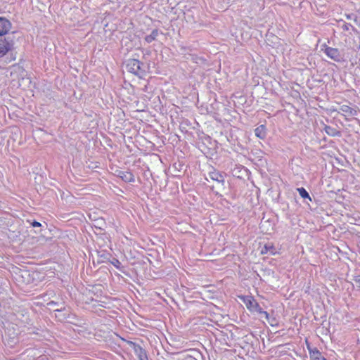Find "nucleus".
<instances>
[{
  "instance_id": "9d476101",
  "label": "nucleus",
  "mask_w": 360,
  "mask_h": 360,
  "mask_svg": "<svg viewBox=\"0 0 360 360\" xmlns=\"http://www.w3.org/2000/svg\"><path fill=\"white\" fill-rule=\"evenodd\" d=\"M160 34H162V32H160L158 29H154L150 34L145 37L144 39L147 43H151L157 40Z\"/></svg>"
},
{
  "instance_id": "7ed1b4c3",
  "label": "nucleus",
  "mask_w": 360,
  "mask_h": 360,
  "mask_svg": "<svg viewBox=\"0 0 360 360\" xmlns=\"http://www.w3.org/2000/svg\"><path fill=\"white\" fill-rule=\"evenodd\" d=\"M12 27L11 22L4 17H0V38H13L9 34Z\"/></svg>"
},
{
  "instance_id": "9b49d317",
  "label": "nucleus",
  "mask_w": 360,
  "mask_h": 360,
  "mask_svg": "<svg viewBox=\"0 0 360 360\" xmlns=\"http://www.w3.org/2000/svg\"><path fill=\"white\" fill-rule=\"evenodd\" d=\"M5 339H6L7 344L10 347H13L18 342V338L16 335L11 336L9 334H7L6 333L5 334Z\"/></svg>"
},
{
  "instance_id": "2eb2a0df",
  "label": "nucleus",
  "mask_w": 360,
  "mask_h": 360,
  "mask_svg": "<svg viewBox=\"0 0 360 360\" xmlns=\"http://www.w3.org/2000/svg\"><path fill=\"white\" fill-rule=\"evenodd\" d=\"M274 250H275V248L272 245L266 244L264 245V248L262 250V254L270 253L271 255H274L275 254Z\"/></svg>"
},
{
  "instance_id": "f257e3e1",
  "label": "nucleus",
  "mask_w": 360,
  "mask_h": 360,
  "mask_svg": "<svg viewBox=\"0 0 360 360\" xmlns=\"http://www.w3.org/2000/svg\"><path fill=\"white\" fill-rule=\"evenodd\" d=\"M126 70L141 78L146 75L145 65L137 59L130 58L126 61Z\"/></svg>"
},
{
  "instance_id": "20e7f679",
  "label": "nucleus",
  "mask_w": 360,
  "mask_h": 360,
  "mask_svg": "<svg viewBox=\"0 0 360 360\" xmlns=\"http://www.w3.org/2000/svg\"><path fill=\"white\" fill-rule=\"evenodd\" d=\"M13 46L14 41L13 38H0V58L11 51Z\"/></svg>"
},
{
  "instance_id": "f3484780",
  "label": "nucleus",
  "mask_w": 360,
  "mask_h": 360,
  "mask_svg": "<svg viewBox=\"0 0 360 360\" xmlns=\"http://www.w3.org/2000/svg\"><path fill=\"white\" fill-rule=\"evenodd\" d=\"M300 195L302 198H308L309 199V200H311L308 192L305 190L304 188L303 187H301V188H297Z\"/></svg>"
},
{
  "instance_id": "dca6fc26",
  "label": "nucleus",
  "mask_w": 360,
  "mask_h": 360,
  "mask_svg": "<svg viewBox=\"0 0 360 360\" xmlns=\"http://www.w3.org/2000/svg\"><path fill=\"white\" fill-rule=\"evenodd\" d=\"M252 311H256L257 313H259V314L261 315H263L264 316V317L266 318V319L269 320V314L267 313V311H264L261 307L259 305V304L257 303V307H255L254 308Z\"/></svg>"
},
{
  "instance_id": "aec40b11",
  "label": "nucleus",
  "mask_w": 360,
  "mask_h": 360,
  "mask_svg": "<svg viewBox=\"0 0 360 360\" xmlns=\"http://www.w3.org/2000/svg\"><path fill=\"white\" fill-rule=\"evenodd\" d=\"M47 305L49 306V307H55V306H58L59 304L58 302H54V301H51V302L47 303Z\"/></svg>"
},
{
  "instance_id": "1a4fd4ad",
  "label": "nucleus",
  "mask_w": 360,
  "mask_h": 360,
  "mask_svg": "<svg viewBox=\"0 0 360 360\" xmlns=\"http://www.w3.org/2000/svg\"><path fill=\"white\" fill-rule=\"evenodd\" d=\"M243 301L250 311L257 307V302L252 296L243 297Z\"/></svg>"
},
{
  "instance_id": "6ab92c4d",
  "label": "nucleus",
  "mask_w": 360,
  "mask_h": 360,
  "mask_svg": "<svg viewBox=\"0 0 360 360\" xmlns=\"http://www.w3.org/2000/svg\"><path fill=\"white\" fill-rule=\"evenodd\" d=\"M112 264L115 266L117 269H120V266L121 265V262L117 259H113V260L111 262Z\"/></svg>"
},
{
  "instance_id": "ddd939ff",
  "label": "nucleus",
  "mask_w": 360,
  "mask_h": 360,
  "mask_svg": "<svg viewBox=\"0 0 360 360\" xmlns=\"http://www.w3.org/2000/svg\"><path fill=\"white\" fill-rule=\"evenodd\" d=\"M326 133L331 136H339L340 132L338 131L335 128L332 127L330 126H326L324 128Z\"/></svg>"
},
{
  "instance_id": "a211bd4d",
  "label": "nucleus",
  "mask_w": 360,
  "mask_h": 360,
  "mask_svg": "<svg viewBox=\"0 0 360 360\" xmlns=\"http://www.w3.org/2000/svg\"><path fill=\"white\" fill-rule=\"evenodd\" d=\"M122 178L128 182H133L134 181V176L131 172H126L122 176Z\"/></svg>"
},
{
  "instance_id": "4be33fe9",
  "label": "nucleus",
  "mask_w": 360,
  "mask_h": 360,
  "mask_svg": "<svg viewBox=\"0 0 360 360\" xmlns=\"http://www.w3.org/2000/svg\"><path fill=\"white\" fill-rule=\"evenodd\" d=\"M32 226L33 227H39V226H41V224L38 221H34L32 223Z\"/></svg>"
},
{
  "instance_id": "4468645a",
  "label": "nucleus",
  "mask_w": 360,
  "mask_h": 360,
  "mask_svg": "<svg viewBox=\"0 0 360 360\" xmlns=\"http://www.w3.org/2000/svg\"><path fill=\"white\" fill-rule=\"evenodd\" d=\"M255 132V135L260 139H264L266 136L265 127L264 125H261L256 128Z\"/></svg>"
},
{
  "instance_id": "5701e85b",
  "label": "nucleus",
  "mask_w": 360,
  "mask_h": 360,
  "mask_svg": "<svg viewBox=\"0 0 360 360\" xmlns=\"http://www.w3.org/2000/svg\"><path fill=\"white\" fill-rule=\"evenodd\" d=\"M344 30H349V27H348V25H345V28H344Z\"/></svg>"
},
{
  "instance_id": "f03ea898",
  "label": "nucleus",
  "mask_w": 360,
  "mask_h": 360,
  "mask_svg": "<svg viewBox=\"0 0 360 360\" xmlns=\"http://www.w3.org/2000/svg\"><path fill=\"white\" fill-rule=\"evenodd\" d=\"M323 46V48H322V51L328 58L336 62H340L342 60L343 54L338 49L330 47L326 45Z\"/></svg>"
},
{
  "instance_id": "f8f14e48",
  "label": "nucleus",
  "mask_w": 360,
  "mask_h": 360,
  "mask_svg": "<svg viewBox=\"0 0 360 360\" xmlns=\"http://www.w3.org/2000/svg\"><path fill=\"white\" fill-rule=\"evenodd\" d=\"M340 110L345 115H350L354 116L356 115V111L354 109H352L351 107L343 105L340 108Z\"/></svg>"
},
{
  "instance_id": "0eeeda50",
  "label": "nucleus",
  "mask_w": 360,
  "mask_h": 360,
  "mask_svg": "<svg viewBox=\"0 0 360 360\" xmlns=\"http://www.w3.org/2000/svg\"><path fill=\"white\" fill-rule=\"evenodd\" d=\"M208 176L212 180L216 181L218 184H221L222 186H224V183H225V179H224V175L222 173L213 169L212 171H210L208 173Z\"/></svg>"
},
{
  "instance_id": "423d86ee",
  "label": "nucleus",
  "mask_w": 360,
  "mask_h": 360,
  "mask_svg": "<svg viewBox=\"0 0 360 360\" xmlns=\"http://www.w3.org/2000/svg\"><path fill=\"white\" fill-rule=\"evenodd\" d=\"M128 345L134 350L135 354L139 360H148L146 352L139 345L132 341L128 340Z\"/></svg>"
},
{
  "instance_id": "39448f33",
  "label": "nucleus",
  "mask_w": 360,
  "mask_h": 360,
  "mask_svg": "<svg viewBox=\"0 0 360 360\" xmlns=\"http://www.w3.org/2000/svg\"><path fill=\"white\" fill-rule=\"evenodd\" d=\"M55 316L59 321H70L73 316L69 308L61 307L54 310Z\"/></svg>"
},
{
  "instance_id": "412c9836",
  "label": "nucleus",
  "mask_w": 360,
  "mask_h": 360,
  "mask_svg": "<svg viewBox=\"0 0 360 360\" xmlns=\"http://www.w3.org/2000/svg\"><path fill=\"white\" fill-rule=\"evenodd\" d=\"M354 282L360 287V276H356L354 278Z\"/></svg>"
},
{
  "instance_id": "6e6552de",
  "label": "nucleus",
  "mask_w": 360,
  "mask_h": 360,
  "mask_svg": "<svg viewBox=\"0 0 360 360\" xmlns=\"http://www.w3.org/2000/svg\"><path fill=\"white\" fill-rule=\"evenodd\" d=\"M311 360H326L317 348H311L307 346Z\"/></svg>"
}]
</instances>
